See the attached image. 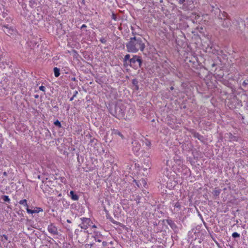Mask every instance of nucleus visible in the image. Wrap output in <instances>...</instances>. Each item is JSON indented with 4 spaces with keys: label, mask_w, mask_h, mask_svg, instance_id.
I'll list each match as a JSON object with an SVG mask.
<instances>
[{
    "label": "nucleus",
    "mask_w": 248,
    "mask_h": 248,
    "mask_svg": "<svg viewBox=\"0 0 248 248\" xmlns=\"http://www.w3.org/2000/svg\"><path fill=\"white\" fill-rule=\"evenodd\" d=\"M97 241H98V242H100V241H101V240H100L99 239H98V240H97Z\"/></svg>",
    "instance_id": "nucleus-35"
},
{
    "label": "nucleus",
    "mask_w": 248,
    "mask_h": 248,
    "mask_svg": "<svg viewBox=\"0 0 248 248\" xmlns=\"http://www.w3.org/2000/svg\"><path fill=\"white\" fill-rule=\"evenodd\" d=\"M139 56L137 55H134L131 59L129 60V62L132 63H135L136 62H138Z\"/></svg>",
    "instance_id": "nucleus-5"
},
{
    "label": "nucleus",
    "mask_w": 248,
    "mask_h": 248,
    "mask_svg": "<svg viewBox=\"0 0 248 248\" xmlns=\"http://www.w3.org/2000/svg\"><path fill=\"white\" fill-rule=\"evenodd\" d=\"M67 222H68V223H71V221L69 219H67Z\"/></svg>",
    "instance_id": "nucleus-31"
},
{
    "label": "nucleus",
    "mask_w": 248,
    "mask_h": 248,
    "mask_svg": "<svg viewBox=\"0 0 248 248\" xmlns=\"http://www.w3.org/2000/svg\"><path fill=\"white\" fill-rule=\"evenodd\" d=\"M3 200L4 202H9L10 199L9 198L8 196L4 195L3 197Z\"/></svg>",
    "instance_id": "nucleus-11"
},
{
    "label": "nucleus",
    "mask_w": 248,
    "mask_h": 248,
    "mask_svg": "<svg viewBox=\"0 0 248 248\" xmlns=\"http://www.w3.org/2000/svg\"><path fill=\"white\" fill-rule=\"evenodd\" d=\"M3 174H4V175H6V172H4L3 173Z\"/></svg>",
    "instance_id": "nucleus-32"
},
{
    "label": "nucleus",
    "mask_w": 248,
    "mask_h": 248,
    "mask_svg": "<svg viewBox=\"0 0 248 248\" xmlns=\"http://www.w3.org/2000/svg\"><path fill=\"white\" fill-rule=\"evenodd\" d=\"M93 228H96L95 225H93Z\"/></svg>",
    "instance_id": "nucleus-33"
},
{
    "label": "nucleus",
    "mask_w": 248,
    "mask_h": 248,
    "mask_svg": "<svg viewBox=\"0 0 248 248\" xmlns=\"http://www.w3.org/2000/svg\"><path fill=\"white\" fill-rule=\"evenodd\" d=\"M115 113L116 117L121 118L124 117V110L120 107L116 106L115 108Z\"/></svg>",
    "instance_id": "nucleus-2"
},
{
    "label": "nucleus",
    "mask_w": 248,
    "mask_h": 248,
    "mask_svg": "<svg viewBox=\"0 0 248 248\" xmlns=\"http://www.w3.org/2000/svg\"><path fill=\"white\" fill-rule=\"evenodd\" d=\"M54 75L56 77H58L60 76V69L57 67L54 68Z\"/></svg>",
    "instance_id": "nucleus-8"
},
{
    "label": "nucleus",
    "mask_w": 248,
    "mask_h": 248,
    "mask_svg": "<svg viewBox=\"0 0 248 248\" xmlns=\"http://www.w3.org/2000/svg\"><path fill=\"white\" fill-rule=\"evenodd\" d=\"M115 134H116V135H119V136H120V137L122 138V139H124V136H123V135H122V134H121L119 131H116V132H115Z\"/></svg>",
    "instance_id": "nucleus-16"
},
{
    "label": "nucleus",
    "mask_w": 248,
    "mask_h": 248,
    "mask_svg": "<svg viewBox=\"0 0 248 248\" xmlns=\"http://www.w3.org/2000/svg\"><path fill=\"white\" fill-rule=\"evenodd\" d=\"M54 124L57 126H58L59 127H61V123L58 121V120H57L55 122H54Z\"/></svg>",
    "instance_id": "nucleus-12"
},
{
    "label": "nucleus",
    "mask_w": 248,
    "mask_h": 248,
    "mask_svg": "<svg viewBox=\"0 0 248 248\" xmlns=\"http://www.w3.org/2000/svg\"><path fill=\"white\" fill-rule=\"evenodd\" d=\"M199 134H195V137H198L199 139H200V138L199 137Z\"/></svg>",
    "instance_id": "nucleus-25"
},
{
    "label": "nucleus",
    "mask_w": 248,
    "mask_h": 248,
    "mask_svg": "<svg viewBox=\"0 0 248 248\" xmlns=\"http://www.w3.org/2000/svg\"><path fill=\"white\" fill-rule=\"evenodd\" d=\"M137 62L139 63V67H140L142 64V60L140 57H139Z\"/></svg>",
    "instance_id": "nucleus-17"
},
{
    "label": "nucleus",
    "mask_w": 248,
    "mask_h": 248,
    "mask_svg": "<svg viewBox=\"0 0 248 248\" xmlns=\"http://www.w3.org/2000/svg\"><path fill=\"white\" fill-rule=\"evenodd\" d=\"M213 193L214 196H217L219 195V194L220 193V191L219 190L215 189L213 191Z\"/></svg>",
    "instance_id": "nucleus-10"
},
{
    "label": "nucleus",
    "mask_w": 248,
    "mask_h": 248,
    "mask_svg": "<svg viewBox=\"0 0 248 248\" xmlns=\"http://www.w3.org/2000/svg\"><path fill=\"white\" fill-rule=\"evenodd\" d=\"M130 55L129 54H126L124 58V61H127V60H130Z\"/></svg>",
    "instance_id": "nucleus-15"
},
{
    "label": "nucleus",
    "mask_w": 248,
    "mask_h": 248,
    "mask_svg": "<svg viewBox=\"0 0 248 248\" xmlns=\"http://www.w3.org/2000/svg\"><path fill=\"white\" fill-rule=\"evenodd\" d=\"M86 26L85 24H83L81 27V29H83L84 28H86Z\"/></svg>",
    "instance_id": "nucleus-24"
},
{
    "label": "nucleus",
    "mask_w": 248,
    "mask_h": 248,
    "mask_svg": "<svg viewBox=\"0 0 248 248\" xmlns=\"http://www.w3.org/2000/svg\"><path fill=\"white\" fill-rule=\"evenodd\" d=\"M151 142L150 141L147 140V141H146L145 142L146 145H147L148 146H150L151 145Z\"/></svg>",
    "instance_id": "nucleus-19"
},
{
    "label": "nucleus",
    "mask_w": 248,
    "mask_h": 248,
    "mask_svg": "<svg viewBox=\"0 0 248 248\" xmlns=\"http://www.w3.org/2000/svg\"><path fill=\"white\" fill-rule=\"evenodd\" d=\"M34 97H35V98H37L38 97V95H35L34 96Z\"/></svg>",
    "instance_id": "nucleus-30"
},
{
    "label": "nucleus",
    "mask_w": 248,
    "mask_h": 248,
    "mask_svg": "<svg viewBox=\"0 0 248 248\" xmlns=\"http://www.w3.org/2000/svg\"><path fill=\"white\" fill-rule=\"evenodd\" d=\"M126 47L128 52L135 53L139 50L143 51L145 47L144 39L140 36L131 37L126 43Z\"/></svg>",
    "instance_id": "nucleus-1"
},
{
    "label": "nucleus",
    "mask_w": 248,
    "mask_h": 248,
    "mask_svg": "<svg viewBox=\"0 0 248 248\" xmlns=\"http://www.w3.org/2000/svg\"><path fill=\"white\" fill-rule=\"evenodd\" d=\"M27 211L29 214H33L36 213L37 212H35V210H32L30 209H29L28 207L27 208Z\"/></svg>",
    "instance_id": "nucleus-14"
},
{
    "label": "nucleus",
    "mask_w": 248,
    "mask_h": 248,
    "mask_svg": "<svg viewBox=\"0 0 248 248\" xmlns=\"http://www.w3.org/2000/svg\"><path fill=\"white\" fill-rule=\"evenodd\" d=\"M139 202H139V201H137V202L138 203H139Z\"/></svg>",
    "instance_id": "nucleus-37"
},
{
    "label": "nucleus",
    "mask_w": 248,
    "mask_h": 248,
    "mask_svg": "<svg viewBox=\"0 0 248 248\" xmlns=\"http://www.w3.org/2000/svg\"><path fill=\"white\" fill-rule=\"evenodd\" d=\"M82 223L79 225L80 228L83 229H87L90 226V219L88 218H81Z\"/></svg>",
    "instance_id": "nucleus-3"
},
{
    "label": "nucleus",
    "mask_w": 248,
    "mask_h": 248,
    "mask_svg": "<svg viewBox=\"0 0 248 248\" xmlns=\"http://www.w3.org/2000/svg\"><path fill=\"white\" fill-rule=\"evenodd\" d=\"M112 16H113V18L114 20H116V16H115L114 15H112Z\"/></svg>",
    "instance_id": "nucleus-28"
},
{
    "label": "nucleus",
    "mask_w": 248,
    "mask_h": 248,
    "mask_svg": "<svg viewBox=\"0 0 248 248\" xmlns=\"http://www.w3.org/2000/svg\"><path fill=\"white\" fill-rule=\"evenodd\" d=\"M232 236L233 238L239 237L240 236V234L239 233H238L237 232H235L232 234Z\"/></svg>",
    "instance_id": "nucleus-13"
},
{
    "label": "nucleus",
    "mask_w": 248,
    "mask_h": 248,
    "mask_svg": "<svg viewBox=\"0 0 248 248\" xmlns=\"http://www.w3.org/2000/svg\"><path fill=\"white\" fill-rule=\"evenodd\" d=\"M175 206L176 207H177V208H179V207H180V205H179V204H178V203H176V204H175Z\"/></svg>",
    "instance_id": "nucleus-23"
},
{
    "label": "nucleus",
    "mask_w": 248,
    "mask_h": 248,
    "mask_svg": "<svg viewBox=\"0 0 248 248\" xmlns=\"http://www.w3.org/2000/svg\"><path fill=\"white\" fill-rule=\"evenodd\" d=\"M19 203L20 204H23L25 206L28 207V204L27 203V200H21L19 202Z\"/></svg>",
    "instance_id": "nucleus-9"
},
{
    "label": "nucleus",
    "mask_w": 248,
    "mask_h": 248,
    "mask_svg": "<svg viewBox=\"0 0 248 248\" xmlns=\"http://www.w3.org/2000/svg\"><path fill=\"white\" fill-rule=\"evenodd\" d=\"M1 237H4V239H5V240H8V237H7V236H6V235L3 234V235H2L1 236Z\"/></svg>",
    "instance_id": "nucleus-21"
},
{
    "label": "nucleus",
    "mask_w": 248,
    "mask_h": 248,
    "mask_svg": "<svg viewBox=\"0 0 248 248\" xmlns=\"http://www.w3.org/2000/svg\"><path fill=\"white\" fill-rule=\"evenodd\" d=\"M170 89H171V90H172L173 89V87H171L170 88Z\"/></svg>",
    "instance_id": "nucleus-34"
},
{
    "label": "nucleus",
    "mask_w": 248,
    "mask_h": 248,
    "mask_svg": "<svg viewBox=\"0 0 248 248\" xmlns=\"http://www.w3.org/2000/svg\"><path fill=\"white\" fill-rule=\"evenodd\" d=\"M185 1V0H181L180 1V2L181 3H183Z\"/></svg>",
    "instance_id": "nucleus-27"
},
{
    "label": "nucleus",
    "mask_w": 248,
    "mask_h": 248,
    "mask_svg": "<svg viewBox=\"0 0 248 248\" xmlns=\"http://www.w3.org/2000/svg\"><path fill=\"white\" fill-rule=\"evenodd\" d=\"M137 185L138 187H140V186H141L142 185L145 186L146 185V183L144 179H142L139 181L138 183H137Z\"/></svg>",
    "instance_id": "nucleus-7"
},
{
    "label": "nucleus",
    "mask_w": 248,
    "mask_h": 248,
    "mask_svg": "<svg viewBox=\"0 0 248 248\" xmlns=\"http://www.w3.org/2000/svg\"><path fill=\"white\" fill-rule=\"evenodd\" d=\"M39 89L40 90L43 91V92H45V87L43 86H41L39 87Z\"/></svg>",
    "instance_id": "nucleus-18"
},
{
    "label": "nucleus",
    "mask_w": 248,
    "mask_h": 248,
    "mask_svg": "<svg viewBox=\"0 0 248 248\" xmlns=\"http://www.w3.org/2000/svg\"><path fill=\"white\" fill-rule=\"evenodd\" d=\"M78 93V91H75L74 92V93L73 95V97H75L76 96V95H77V94Z\"/></svg>",
    "instance_id": "nucleus-20"
},
{
    "label": "nucleus",
    "mask_w": 248,
    "mask_h": 248,
    "mask_svg": "<svg viewBox=\"0 0 248 248\" xmlns=\"http://www.w3.org/2000/svg\"><path fill=\"white\" fill-rule=\"evenodd\" d=\"M228 26H229V25H228V24L226 23V25L225 26H227V27H228Z\"/></svg>",
    "instance_id": "nucleus-36"
},
{
    "label": "nucleus",
    "mask_w": 248,
    "mask_h": 248,
    "mask_svg": "<svg viewBox=\"0 0 248 248\" xmlns=\"http://www.w3.org/2000/svg\"><path fill=\"white\" fill-rule=\"evenodd\" d=\"M226 15H227V14L226 13H225V12L222 13V15H223V16H225Z\"/></svg>",
    "instance_id": "nucleus-26"
},
{
    "label": "nucleus",
    "mask_w": 248,
    "mask_h": 248,
    "mask_svg": "<svg viewBox=\"0 0 248 248\" xmlns=\"http://www.w3.org/2000/svg\"><path fill=\"white\" fill-rule=\"evenodd\" d=\"M71 198L72 200L77 201L78 199V197L77 195L75 194L73 191L70 192Z\"/></svg>",
    "instance_id": "nucleus-6"
},
{
    "label": "nucleus",
    "mask_w": 248,
    "mask_h": 248,
    "mask_svg": "<svg viewBox=\"0 0 248 248\" xmlns=\"http://www.w3.org/2000/svg\"><path fill=\"white\" fill-rule=\"evenodd\" d=\"M100 41L103 43H105L106 42V40L104 38L101 39Z\"/></svg>",
    "instance_id": "nucleus-22"
},
{
    "label": "nucleus",
    "mask_w": 248,
    "mask_h": 248,
    "mask_svg": "<svg viewBox=\"0 0 248 248\" xmlns=\"http://www.w3.org/2000/svg\"><path fill=\"white\" fill-rule=\"evenodd\" d=\"M48 231L52 234H58L57 229L53 225H50L48 226Z\"/></svg>",
    "instance_id": "nucleus-4"
},
{
    "label": "nucleus",
    "mask_w": 248,
    "mask_h": 248,
    "mask_svg": "<svg viewBox=\"0 0 248 248\" xmlns=\"http://www.w3.org/2000/svg\"><path fill=\"white\" fill-rule=\"evenodd\" d=\"M75 98V97H73V96L70 99V101H72L73 99Z\"/></svg>",
    "instance_id": "nucleus-29"
}]
</instances>
